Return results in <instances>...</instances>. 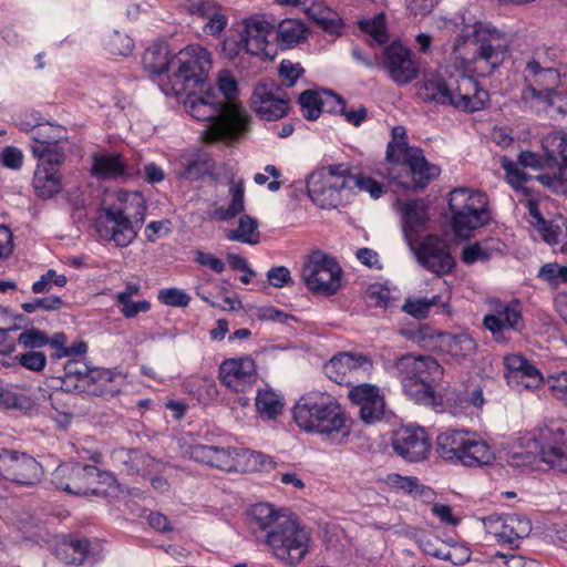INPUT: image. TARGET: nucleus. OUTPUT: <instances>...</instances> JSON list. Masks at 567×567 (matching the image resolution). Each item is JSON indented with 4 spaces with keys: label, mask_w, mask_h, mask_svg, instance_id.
I'll return each instance as SVG.
<instances>
[{
    "label": "nucleus",
    "mask_w": 567,
    "mask_h": 567,
    "mask_svg": "<svg viewBox=\"0 0 567 567\" xmlns=\"http://www.w3.org/2000/svg\"><path fill=\"white\" fill-rule=\"evenodd\" d=\"M174 63L177 69L168 78V84L162 87L166 95L174 96L204 84L213 65L209 51L203 47H187L175 55L163 41L150 45L142 58L144 70L153 79L166 74Z\"/></svg>",
    "instance_id": "nucleus-1"
},
{
    "label": "nucleus",
    "mask_w": 567,
    "mask_h": 567,
    "mask_svg": "<svg viewBox=\"0 0 567 567\" xmlns=\"http://www.w3.org/2000/svg\"><path fill=\"white\" fill-rule=\"evenodd\" d=\"M249 526L256 539L265 542L275 557L287 565H298L309 550L307 530L287 515L277 513L270 504L252 507Z\"/></svg>",
    "instance_id": "nucleus-2"
},
{
    "label": "nucleus",
    "mask_w": 567,
    "mask_h": 567,
    "mask_svg": "<svg viewBox=\"0 0 567 567\" xmlns=\"http://www.w3.org/2000/svg\"><path fill=\"white\" fill-rule=\"evenodd\" d=\"M188 89L184 94L187 113L197 121H208L207 142L231 143L238 141L249 130V115L233 103H224L215 89L204 93Z\"/></svg>",
    "instance_id": "nucleus-3"
},
{
    "label": "nucleus",
    "mask_w": 567,
    "mask_h": 567,
    "mask_svg": "<svg viewBox=\"0 0 567 567\" xmlns=\"http://www.w3.org/2000/svg\"><path fill=\"white\" fill-rule=\"evenodd\" d=\"M417 95L423 102L451 105L467 113L483 110L489 101L488 92L478 81L462 72L447 78L442 72L424 74Z\"/></svg>",
    "instance_id": "nucleus-4"
},
{
    "label": "nucleus",
    "mask_w": 567,
    "mask_h": 567,
    "mask_svg": "<svg viewBox=\"0 0 567 567\" xmlns=\"http://www.w3.org/2000/svg\"><path fill=\"white\" fill-rule=\"evenodd\" d=\"M296 424L332 443H342L351 433L350 421L342 406L330 395L308 394L292 410Z\"/></svg>",
    "instance_id": "nucleus-5"
},
{
    "label": "nucleus",
    "mask_w": 567,
    "mask_h": 567,
    "mask_svg": "<svg viewBox=\"0 0 567 567\" xmlns=\"http://www.w3.org/2000/svg\"><path fill=\"white\" fill-rule=\"evenodd\" d=\"M506 51L499 32L482 25L475 27L470 37H458L453 44V53L478 78L491 75L503 63Z\"/></svg>",
    "instance_id": "nucleus-6"
},
{
    "label": "nucleus",
    "mask_w": 567,
    "mask_h": 567,
    "mask_svg": "<svg viewBox=\"0 0 567 567\" xmlns=\"http://www.w3.org/2000/svg\"><path fill=\"white\" fill-rule=\"evenodd\" d=\"M450 225L455 237L467 240L474 231L492 221L489 200L484 192L468 187L454 188L449 196Z\"/></svg>",
    "instance_id": "nucleus-7"
},
{
    "label": "nucleus",
    "mask_w": 567,
    "mask_h": 567,
    "mask_svg": "<svg viewBox=\"0 0 567 567\" xmlns=\"http://www.w3.org/2000/svg\"><path fill=\"white\" fill-rule=\"evenodd\" d=\"M435 453L450 464L466 467L488 465L495 458L491 446L468 430L449 429L439 434Z\"/></svg>",
    "instance_id": "nucleus-8"
},
{
    "label": "nucleus",
    "mask_w": 567,
    "mask_h": 567,
    "mask_svg": "<svg viewBox=\"0 0 567 567\" xmlns=\"http://www.w3.org/2000/svg\"><path fill=\"white\" fill-rule=\"evenodd\" d=\"M537 457L551 468L567 473V433L560 424L550 423L537 436L528 439L522 464H532Z\"/></svg>",
    "instance_id": "nucleus-9"
},
{
    "label": "nucleus",
    "mask_w": 567,
    "mask_h": 567,
    "mask_svg": "<svg viewBox=\"0 0 567 567\" xmlns=\"http://www.w3.org/2000/svg\"><path fill=\"white\" fill-rule=\"evenodd\" d=\"M305 286L313 293L334 296L343 286V270L339 262L321 250L307 256L301 268Z\"/></svg>",
    "instance_id": "nucleus-10"
},
{
    "label": "nucleus",
    "mask_w": 567,
    "mask_h": 567,
    "mask_svg": "<svg viewBox=\"0 0 567 567\" xmlns=\"http://www.w3.org/2000/svg\"><path fill=\"white\" fill-rule=\"evenodd\" d=\"M107 478L110 475L96 466L80 463L62 464L52 473V483L56 488L78 496L102 495L104 491L100 484Z\"/></svg>",
    "instance_id": "nucleus-11"
},
{
    "label": "nucleus",
    "mask_w": 567,
    "mask_h": 567,
    "mask_svg": "<svg viewBox=\"0 0 567 567\" xmlns=\"http://www.w3.org/2000/svg\"><path fill=\"white\" fill-rule=\"evenodd\" d=\"M395 367L404 375L405 393L415 399L430 395L431 384L443 375V369L435 357H399Z\"/></svg>",
    "instance_id": "nucleus-12"
},
{
    "label": "nucleus",
    "mask_w": 567,
    "mask_h": 567,
    "mask_svg": "<svg viewBox=\"0 0 567 567\" xmlns=\"http://www.w3.org/2000/svg\"><path fill=\"white\" fill-rule=\"evenodd\" d=\"M546 168L553 173L538 176V181L550 188L556 195L567 193V134L555 131L546 134L542 140Z\"/></svg>",
    "instance_id": "nucleus-13"
},
{
    "label": "nucleus",
    "mask_w": 567,
    "mask_h": 567,
    "mask_svg": "<svg viewBox=\"0 0 567 567\" xmlns=\"http://www.w3.org/2000/svg\"><path fill=\"white\" fill-rule=\"evenodd\" d=\"M272 31L274 24L265 18L247 19L237 40L227 38L224 41V51L229 59H235L241 53L268 56V39Z\"/></svg>",
    "instance_id": "nucleus-14"
},
{
    "label": "nucleus",
    "mask_w": 567,
    "mask_h": 567,
    "mask_svg": "<svg viewBox=\"0 0 567 567\" xmlns=\"http://www.w3.org/2000/svg\"><path fill=\"white\" fill-rule=\"evenodd\" d=\"M524 85L540 89H557L560 73L557 69V53L553 48L536 50L524 70Z\"/></svg>",
    "instance_id": "nucleus-15"
},
{
    "label": "nucleus",
    "mask_w": 567,
    "mask_h": 567,
    "mask_svg": "<svg viewBox=\"0 0 567 567\" xmlns=\"http://www.w3.org/2000/svg\"><path fill=\"white\" fill-rule=\"evenodd\" d=\"M488 535L494 537L501 546H507L509 550L517 549L523 538L532 530L530 522L520 515H489L483 519Z\"/></svg>",
    "instance_id": "nucleus-16"
},
{
    "label": "nucleus",
    "mask_w": 567,
    "mask_h": 567,
    "mask_svg": "<svg viewBox=\"0 0 567 567\" xmlns=\"http://www.w3.org/2000/svg\"><path fill=\"white\" fill-rule=\"evenodd\" d=\"M251 107L265 121H277L289 113L290 100L275 82H262L255 86Z\"/></svg>",
    "instance_id": "nucleus-17"
},
{
    "label": "nucleus",
    "mask_w": 567,
    "mask_h": 567,
    "mask_svg": "<svg viewBox=\"0 0 567 567\" xmlns=\"http://www.w3.org/2000/svg\"><path fill=\"white\" fill-rule=\"evenodd\" d=\"M415 254L419 264L436 276L449 275L456 266L446 241L434 234L427 235L420 243Z\"/></svg>",
    "instance_id": "nucleus-18"
},
{
    "label": "nucleus",
    "mask_w": 567,
    "mask_h": 567,
    "mask_svg": "<svg viewBox=\"0 0 567 567\" xmlns=\"http://www.w3.org/2000/svg\"><path fill=\"white\" fill-rule=\"evenodd\" d=\"M1 461V478L20 485H33L40 482L42 467L31 455L7 449Z\"/></svg>",
    "instance_id": "nucleus-19"
},
{
    "label": "nucleus",
    "mask_w": 567,
    "mask_h": 567,
    "mask_svg": "<svg viewBox=\"0 0 567 567\" xmlns=\"http://www.w3.org/2000/svg\"><path fill=\"white\" fill-rule=\"evenodd\" d=\"M221 383L236 393L246 392L258 378L256 363L251 357H233L219 365Z\"/></svg>",
    "instance_id": "nucleus-20"
},
{
    "label": "nucleus",
    "mask_w": 567,
    "mask_h": 567,
    "mask_svg": "<svg viewBox=\"0 0 567 567\" xmlns=\"http://www.w3.org/2000/svg\"><path fill=\"white\" fill-rule=\"evenodd\" d=\"M96 231L102 240L124 248L133 243L140 229L135 228L127 218L118 217L110 207L104 206L96 220Z\"/></svg>",
    "instance_id": "nucleus-21"
},
{
    "label": "nucleus",
    "mask_w": 567,
    "mask_h": 567,
    "mask_svg": "<svg viewBox=\"0 0 567 567\" xmlns=\"http://www.w3.org/2000/svg\"><path fill=\"white\" fill-rule=\"evenodd\" d=\"M383 66L390 79L400 85L412 82L419 74L412 51L399 41H393L384 48Z\"/></svg>",
    "instance_id": "nucleus-22"
},
{
    "label": "nucleus",
    "mask_w": 567,
    "mask_h": 567,
    "mask_svg": "<svg viewBox=\"0 0 567 567\" xmlns=\"http://www.w3.org/2000/svg\"><path fill=\"white\" fill-rule=\"evenodd\" d=\"M415 154L409 164L391 179L405 190L424 189L440 175V168L425 158L423 151Z\"/></svg>",
    "instance_id": "nucleus-23"
},
{
    "label": "nucleus",
    "mask_w": 567,
    "mask_h": 567,
    "mask_svg": "<svg viewBox=\"0 0 567 567\" xmlns=\"http://www.w3.org/2000/svg\"><path fill=\"white\" fill-rule=\"evenodd\" d=\"M393 450L409 462L425 460L431 451V443L421 427H403L395 432Z\"/></svg>",
    "instance_id": "nucleus-24"
},
{
    "label": "nucleus",
    "mask_w": 567,
    "mask_h": 567,
    "mask_svg": "<svg viewBox=\"0 0 567 567\" xmlns=\"http://www.w3.org/2000/svg\"><path fill=\"white\" fill-rule=\"evenodd\" d=\"M349 396L360 408L359 414L364 423L372 424L383 417L385 403L377 386L360 384L350 391Z\"/></svg>",
    "instance_id": "nucleus-25"
},
{
    "label": "nucleus",
    "mask_w": 567,
    "mask_h": 567,
    "mask_svg": "<svg viewBox=\"0 0 567 567\" xmlns=\"http://www.w3.org/2000/svg\"><path fill=\"white\" fill-rule=\"evenodd\" d=\"M484 327L488 329L495 338L502 334L504 329L522 331L525 327L522 307L518 299H513L508 303L499 302L494 313L484 318Z\"/></svg>",
    "instance_id": "nucleus-26"
},
{
    "label": "nucleus",
    "mask_w": 567,
    "mask_h": 567,
    "mask_svg": "<svg viewBox=\"0 0 567 567\" xmlns=\"http://www.w3.org/2000/svg\"><path fill=\"white\" fill-rule=\"evenodd\" d=\"M106 206L118 217L127 218L135 228L141 230L147 210L146 200L141 192L120 189L115 194V200Z\"/></svg>",
    "instance_id": "nucleus-27"
},
{
    "label": "nucleus",
    "mask_w": 567,
    "mask_h": 567,
    "mask_svg": "<svg viewBox=\"0 0 567 567\" xmlns=\"http://www.w3.org/2000/svg\"><path fill=\"white\" fill-rule=\"evenodd\" d=\"M92 176L101 181H118L130 177L128 165L121 153H94L92 155Z\"/></svg>",
    "instance_id": "nucleus-28"
},
{
    "label": "nucleus",
    "mask_w": 567,
    "mask_h": 567,
    "mask_svg": "<svg viewBox=\"0 0 567 567\" xmlns=\"http://www.w3.org/2000/svg\"><path fill=\"white\" fill-rule=\"evenodd\" d=\"M113 463L128 475L140 474L151 470L156 461L147 453L135 449H115L111 453Z\"/></svg>",
    "instance_id": "nucleus-29"
},
{
    "label": "nucleus",
    "mask_w": 567,
    "mask_h": 567,
    "mask_svg": "<svg viewBox=\"0 0 567 567\" xmlns=\"http://www.w3.org/2000/svg\"><path fill=\"white\" fill-rule=\"evenodd\" d=\"M430 220L427 208L417 200H409L403 207V233L406 240L417 241Z\"/></svg>",
    "instance_id": "nucleus-30"
},
{
    "label": "nucleus",
    "mask_w": 567,
    "mask_h": 567,
    "mask_svg": "<svg viewBox=\"0 0 567 567\" xmlns=\"http://www.w3.org/2000/svg\"><path fill=\"white\" fill-rule=\"evenodd\" d=\"M307 194L320 208H336L342 203V196L326 183L323 173H312L307 181Z\"/></svg>",
    "instance_id": "nucleus-31"
},
{
    "label": "nucleus",
    "mask_w": 567,
    "mask_h": 567,
    "mask_svg": "<svg viewBox=\"0 0 567 567\" xmlns=\"http://www.w3.org/2000/svg\"><path fill=\"white\" fill-rule=\"evenodd\" d=\"M39 144L31 145V153L38 158L37 168L59 173L60 166L65 159L63 150L58 145L56 140H41Z\"/></svg>",
    "instance_id": "nucleus-32"
},
{
    "label": "nucleus",
    "mask_w": 567,
    "mask_h": 567,
    "mask_svg": "<svg viewBox=\"0 0 567 567\" xmlns=\"http://www.w3.org/2000/svg\"><path fill=\"white\" fill-rule=\"evenodd\" d=\"M213 158L204 152H196L187 157H183L178 177L197 182L212 174L214 171Z\"/></svg>",
    "instance_id": "nucleus-33"
},
{
    "label": "nucleus",
    "mask_w": 567,
    "mask_h": 567,
    "mask_svg": "<svg viewBox=\"0 0 567 567\" xmlns=\"http://www.w3.org/2000/svg\"><path fill=\"white\" fill-rule=\"evenodd\" d=\"M509 377L524 383L526 388H537L543 382L538 369L530 364L525 357H504Z\"/></svg>",
    "instance_id": "nucleus-34"
},
{
    "label": "nucleus",
    "mask_w": 567,
    "mask_h": 567,
    "mask_svg": "<svg viewBox=\"0 0 567 567\" xmlns=\"http://www.w3.org/2000/svg\"><path fill=\"white\" fill-rule=\"evenodd\" d=\"M228 194L231 197L228 207L218 206L212 212V218L229 221L245 210V183L243 179L229 182Z\"/></svg>",
    "instance_id": "nucleus-35"
},
{
    "label": "nucleus",
    "mask_w": 567,
    "mask_h": 567,
    "mask_svg": "<svg viewBox=\"0 0 567 567\" xmlns=\"http://www.w3.org/2000/svg\"><path fill=\"white\" fill-rule=\"evenodd\" d=\"M275 24L274 22H271ZM308 29L306 24L296 19H285L278 23V25H274V31L270 34H276V39L279 45L282 49H288L297 45L307 37Z\"/></svg>",
    "instance_id": "nucleus-36"
},
{
    "label": "nucleus",
    "mask_w": 567,
    "mask_h": 567,
    "mask_svg": "<svg viewBox=\"0 0 567 567\" xmlns=\"http://www.w3.org/2000/svg\"><path fill=\"white\" fill-rule=\"evenodd\" d=\"M328 92L331 90H312L308 89L300 93L298 104L302 116L308 121H316L320 117L324 110V105H329Z\"/></svg>",
    "instance_id": "nucleus-37"
},
{
    "label": "nucleus",
    "mask_w": 567,
    "mask_h": 567,
    "mask_svg": "<svg viewBox=\"0 0 567 567\" xmlns=\"http://www.w3.org/2000/svg\"><path fill=\"white\" fill-rule=\"evenodd\" d=\"M326 183H329L341 196L343 193H353L354 174L347 164H333L323 172Z\"/></svg>",
    "instance_id": "nucleus-38"
},
{
    "label": "nucleus",
    "mask_w": 567,
    "mask_h": 567,
    "mask_svg": "<svg viewBox=\"0 0 567 567\" xmlns=\"http://www.w3.org/2000/svg\"><path fill=\"white\" fill-rule=\"evenodd\" d=\"M62 187L61 175L56 172L35 168L33 175V188L35 194L43 199L53 197Z\"/></svg>",
    "instance_id": "nucleus-39"
},
{
    "label": "nucleus",
    "mask_w": 567,
    "mask_h": 567,
    "mask_svg": "<svg viewBox=\"0 0 567 567\" xmlns=\"http://www.w3.org/2000/svg\"><path fill=\"white\" fill-rule=\"evenodd\" d=\"M227 239L243 244L256 245L260 240L258 221L249 215H241L238 227L227 234Z\"/></svg>",
    "instance_id": "nucleus-40"
},
{
    "label": "nucleus",
    "mask_w": 567,
    "mask_h": 567,
    "mask_svg": "<svg viewBox=\"0 0 567 567\" xmlns=\"http://www.w3.org/2000/svg\"><path fill=\"white\" fill-rule=\"evenodd\" d=\"M90 554V542L78 539L63 543L58 549V557L69 565H82Z\"/></svg>",
    "instance_id": "nucleus-41"
},
{
    "label": "nucleus",
    "mask_w": 567,
    "mask_h": 567,
    "mask_svg": "<svg viewBox=\"0 0 567 567\" xmlns=\"http://www.w3.org/2000/svg\"><path fill=\"white\" fill-rule=\"evenodd\" d=\"M551 90L524 85L520 93V102L525 107L537 113L548 112L550 111Z\"/></svg>",
    "instance_id": "nucleus-42"
},
{
    "label": "nucleus",
    "mask_w": 567,
    "mask_h": 567,
    "mask_svg": "<svg viewBox=\"0 0 567 567\" xmlns=\"http://www.w3.org/2000/svg\"><path fill=\"white\" fill-rule=\"evenodd\" d=\"M255 401L257 411L265 419H275L282 412V398L270 389L259 390Z\"/></svg>",
    "instance_id": "nucleus-43"
},
{
    "label": "nucleus",
    "mask_w": 567,
    "mask_h": 567,
    "mask_svg": "<svg viewBox=\"0 0 567 567\" xmlns=\"http://www.w3.org/2000/svg\"><path fill=\"white\" fill-rule=\"evenodd\" d=\"M343 364H346L350 370H362L367 373L372 369L370 357H331L330 360L324 363L326 374L330 379L340 383L342 378L339 380L338 375L332 377V373L337 368Z\"/></svg>",
    "instance_id": "nucleus-44"
},
{
    "label": "nucleus",
    "mask_w": 567,
    "mask_h": 567,
    "mask_svg": "<svg viewBox=\"0 0 567 567\" xmlns=\"http://www.w3.org/2000/svg\"><path fill=\"white\" fill-rule=\"evenodd\" d=\"M33 409L34 402L29 396L0 385V410H17L29 414Z\"/></svg>",
    "instance_id": "nucleus-45"
},
{
    "label": "nucleus",
    "mask_w": 567,
    "mask_h": 567,
    "mask_svg": "<svg viewBox=\"0 0 567 567\" xmlns=\"http://www.w3.org/2000/svg\"><path fill=\"white\" fill-rule=\"evenodd\" d=\"M246 451L235 447L214 446L210 466L226 471H234L240 465L239 458L245 456Z\"/></svg>",
    "instance_id": "nucleus-46"
},
{
    "label": "nucleus",
    "mask_w": 567,
    "mask_h": 567,
    "mask_svg": "<svg viewBox=\"0 0 567 567\" xmlns=\"http://www.w3.org/2000/svg\"><path fill=\"white\" fill-rule=\"evenodd\" d=\"M358 27L361 32L369 34L379 44H385L389 41V34L383 13H378L371 19L359 20Z\"/></svg>",
    "instance_id": "nucleus-47"
},
{
    "label": "nucleus",
    "mask_w": 567,
    "mask_h": 567,
    "mask_svg": "<svg viewBox=\"0 0 567 567\" xmlns=\"http://www.w3.org/2000/svg\"><path fill=\"white\" fill-rule=\"evenodd\" d=\"M392 156L388 155V150L385 151V159L391 165L389 168V176L392 179L393 176L398 174V172L402 171L411 161V157L414 156V152H421L422 150L416 146H411L409 144L404 146L394 147Z\"/></svg>",
    "instance_id": "nucleus-48"
},
{
    "label": "nucleus",
    "mask_w": 567,
    "mask_h": 567,
    "mask_svg": "<svg viewBox=\"0 0 567 567\" xmlns=\"http://www.w3.org/2000/svg\"><path fill=\"white\" fill-rule=\"evenodd\" d=\"M536 229L550 246H556L567 238V223L564 219H545L544 224Z\"/></svg>",
    "instance_id": "nucleus-49"
},
{
    "label": "nucleus",
    "mask_w": 567,
    "mask_h": 567,
    "mask_svg": "<svg viewBox=\"0 0 567 567\" xmlns=\"http://www.w3.org/2000/svg\"><path fill=\"white\" fill-rule=\"evenodd\" d=\"M440 301L441 297L439 295H435L432 298H409L402 306V310L415 319H425L427 318L431 308L439 306Z\"/></svg>",
    "instance_id": "nucleus-50"
},
{
    "label": "nucleus",
    "mask_w": 567,
    "mask_h": 567,
    "mask_svg": "<svg viewBox=\"0 0 567 567\" xmlns=\"http://www.w3.org/2000/svg\"><path fill=\"white\" fill-rule=\"evenodd\" d=\"M329 100L337 104V107L340 109V114L344 117V120L352 124L353 126H360L368 117V110L364 106H360L358 109H348L346 105V101L341 95L334 92H328Z\"/></svg>",
    "instance_id": "nucleus-51"
},
{
    "label": "nucleus",
    "mask_w": 567,
    "mask_h": 567,
    "mask_svg": "<svg viewBox=\"0 0 567 567\" xmlns=\"http://www.w3.org/2000/svg\"><path fill=\"white\" fill-rule=\"evenodd\" d=\"M134 48L131 37L120 31H113L106 40V49L113 55H128Z\"/></svg>",
    "instance_id": "nucleus-52"
},
{
    "label": "nucleus",
    "mask_w": 567,
    "mask_h": 567,
    "mask_svg": "<svg viewBox=\"0 0 567 567\" xmlns=\"http://www.w3.org/2000/svg\"><path fill=\"white\" fill-rule=\"evenodd\" d=\"M224 103H233L248 114L246 109L237 101L238 84L231 75L220 76L218 80V90L216 91Z\"/></svg>",
    "instance_id": "nucleus-53"
},
{
    "label": "nucleus",
    "mask_w": 567,
    "mask_h": 567,
    "mask_svg": "<svg viewBox=\"0 0 567 567\" xmlns=\"http://www.w3.org/2000/svg\"><path fill=\"white\" fill-rule=\"evenodd\" d=\"M305 73V69L299 62H292L291 60L284 59L280 62L278 74L281 81V85L286 87H292L299 78Z\"/></svg>",
    "instance_id": "nucleus-54"
},
{
    "label": "nucleus",
    "mask_w": 567,
    "mask_h": 567,
    "mask_svg": "<svg viewBox=\"0 0 567 567\" xmlns=\"http://www.w3.org/2000/svg\"><path fill=\"white\" fill-rule=\"evenodd\" d=\"M157 300L165 306L184 308L189 305L190 296L182 289L169 287L158 291Z\"/></svg>",
    "instance_id": "nucleus-55"
},
{
    "label": "nucleus",
    "mask_w": 567,
    "mask_h": 567,
    "mask_svg": "<svg viewBox=\"0 0 567 567\" xmlns=\"http://www.w3.org/2000/svg\"><path fill=\"white\" fill-rule=\"evenodd\" d=\"M49 343V337L43 331L31 328L22 331L18 337V344L24 349H40Z\"/></svg>",
    "instance_id": "nucleus-56"
},
{
    "label": "nucleus",
    "mask_w": 567,
    "mask_h": 567,
    "mask_svg": "<svg viewBox=\"0 0 567 567\" xmlns=\"http://www.w3.org/2000/svg\"><path fill=\"white\" fill-rule=\"evenodd\" d=\"M359 189L370 194L372 198H380L385 193V186L370 176L355 175L353 190Z\"/></svg>",
    "instance_id": "nucleus-57"
},
{
    "label": "nucleus",
    "mask_w": 567,
    "mask_h": 567,
    "mask_svg": "<svg viewBox=\"0 0 567 567\" xmlns=\"http://www.w3.org/2000/svg\"><path fill=\"white\" fill-rule=\"evenodd\" d=\"M63 306V300L58 296H50L44 298H37L33 301L23 302L21 308L27 313H32L37 309L43 310H60Z\"/></svg>",
    "instance_id": "nucleus-58"
},
{
    "label": "nucleus",
    "mask_w": 567,
    "mask_h": 567,
    "mask_svg": "<svg viewBox=\"0 0 567 567\" xmlns=\"http://www.w3.org/2000/svg\"><path fill=\"white\" fill-rule=\"evenodd\" d=\"M65 377H76L79 379H89L91 364L84 361V357H73L63 364Z\"/></svg>",
    "instance_id": "nucleus-59"
},
{
    "label": "nucleus",
    "mask_w": 567,
    "mask_h": 567,
    "mask_svg": "<svg viewBox=\"0 0 567 567\" xmlns=\"http://www.w3.org/2000/svg\"><path fill=\"white\" fill-rule=\"evenodd\" d=\"M194 261L200 267L208 268L215 274H221L226 269V265L220 258L216 257L212 252H206L200 249H196L194 251Z\"/></svg>",
    "instance_id": "nucleus-60"
},
{
    "label": "nucleus",
    "mask_w": 567,
    "mask_h": 567,
    "mask_svg": "<svg viewBox=\"0 0 567 567\" xmlns=\"http://www.w3.org/2000/svg\"><path fill=\"white\" fill-rule=\"evenodd\" d=\"M547 384L553 395L567 405V371L549 375Z\"/></svg>",
    "instance_id": "nucleus-61"
},
{
    "label": "nucleus",
    "mask_w": 567,
    "mask_h": 567,
    "mask_svg": "<svg viewBox=\"0 0 567 567\" xmlns=\"http://www.w3.org/2000/svg\"><path fill=\"white\" fill-rule=\"evenodd\" d=\"M206 20L203 32L215 38L219 37L228 24V18L223 13L221 8Z\"/></svg>",
    "instance_id": "nucleus-62"
},
{
    "label": "nucleus",
    "mask_w": 567,
    "mask_h": 567,
    "mask_svg": "<svg viewBox=\"0 0 567 567\" xmlns=\"http://www.w3.org/2000/svg\"><path fill=\"white\" fill-rule=\"evenodd\" d=\"M0 163L9 169H20L23 164V154L16 146H6L0 154Z\"/></svg>",
    "instance_id": "nucleus-63"
},
{
    "label": "nucleus",
    "mask_w": 567,
    "mask_h": 567,
    "mask_svg": "<svg viewBox=\"0 0 567 567\" xmlns=\"http://www.w3.org/2000/svg\"><path fill=\"white\" fill-rule=\"evenodd\" d=\"M461 259L465 265H473L478 261L486 262L489 260L477 240L463 247Z\"/></svg>",
    "instance_id": "nucleus-64"
}]
</instances>
